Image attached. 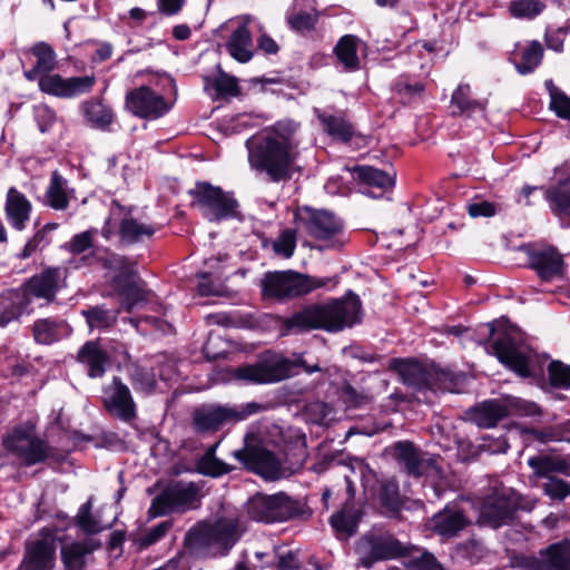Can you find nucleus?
<instances>
[{"label": "nucleus", "instance_id": "obj_26", "mask_svg": "<svg viewBox=\"0 0 570 570\" xmlns=\"http://www.w3.org/2000/svg\"><path fill=\"white\" fill-rule=\"evenodd\" d=\"M32 213V204L16 187H10L6 195L4 215L10 226L21 232L26 229Z\"/></svg>", "mask_w": 570, "mask_h": 570}, {"label": "nucleus", "instance_id": "obj_31", "mask_svg": "<svg viewBox=\"0 0 570 570\" xmlns=\"http://www.w3.org/2000/svg\"><path fill=\"white\" fill-rule=\"evenodd\" d=\"M77 361L87 367L89 377L98 379L105 375L109 357L98 342L89 341L78 351Z\"/></svg>", "mask_w": 570, "mask_h": 570}, {"label": "nucleus", "instance_id": "obj_44", "mask_svg": "<svg viewBox=\"0 0 570 570\" xmlns=\"http://www.w3.org/2000/svg\"><path fill=\"white\" fill-rule=\"evenodd\" d=\"M507 416H535L541 414L540 406L524 399L504 395L500 397Z\"/></svg>", "mask_w": 570, "mask_h": 570}, {"label": "nucleus", "instance_id": "obj_11", "mask_svg": "<svg viewBox=\"0 0 570 570\" xmlns=\"http://www.w3.org/2000/svg\"><path fill=\"white\" fill-rule=\"evenodd\" d=\"M332 279L314 277L293 271L268 272L261 281L262 293L265 297L288 299L307 295L326 286Z\"/></svg>", "mask_w": 570, "mask_h": 570}, {"label": "nucleus", "instance_id": "obj_7", "mask_svg": "<svg viewBox=\"0 0 570 570\" xmlns=\"http://www.w3.org/2000/svg\"><path fill=\"white\" fill-rule=\"evenodd\" d=\"M6 456H12L24 466L45 462L51 455V448L37 433L32 421L19 423L8 430L1 440Z\"/></svg>", "mask_w": 570, "mask_h": 570}, {"label": "nucleus", "instance_id": "obj_6", "mask_svg": "<svg viewBox=\"0 0 570 570\" xmlns=\"http://www.w3.org/2000/svg\"><path fill=\"white\" fill-rule=\"evenodd\" d=\"M266 410L258 402L244 404L204 403L191 413V428L197 434H213Z\"/></svg>", "mask_w": 570, "mask_h": 570}, {"label": "nucleus", "instance_id": "obj_14", "mask_svg": "<svg viewBox=\"0 0 570 570\" xmlns=\"http://www.w3.org/2000/svg\"><path fill=\"white\" fill-rule=\"evenodd\" d=\"M194 205L199 208L203 216L209 222H220L236 217L238 202L232 193L206 181H198L189 190Z\"/></svg>", "mask_w": 570, "mask_h": 570}, {"label": "nucleus", "instance_id": "obj_27", "mask_svg": "<svg viewBox=\"0 0 570 570\" xmlns=\"http://www.w3.org/2000/svg\"><path fill=\"white\" fill-rule=\"evenodd\" d=\"M468 524L469 520L461 510L449 507L435 513L430 520L431 530L445 539L456 537Z\"/></svg>", "mask_w": 570, "mask_h": 570}, {"label": "nucleus", "instance_id": "obj_57", "mask_svg": "<svg viewBox=\"0 0 570 570\" xmlns=\"http://www.w3.org/2000/svg\"><path fill=\"white\" fill-rule=\"evenodd\" d=\"M544 493L552 500L562 501L570 495V484L559 478H548L542 484Z\"/></svg>", "mask_w": 570, "mask_h": 570}, {"label": "nucleus", "instance_id": "obj_13", "mask_svg": "<svg viewBox=\"0 0 570 570\" xmlns=\"http://www.w3.org/2000/svg\"><path fill=\"white\" fill-rule=\"evenodd\" d=\"M106 268L118 273L115 278L121 297V306L127 312L142 307L148 301V292L144 288V282L136 277L134 264L125 256L110 254L104 262Z\"/></svg>", "mask_w": 570, "mask_h": 570}, {"label": "nucleus", "instance_id": "obj_45", "mask_svg": "<svg viewBox=\"0 0 570 570\" xmlns=\"http://www.w3.org/2000/svg\"><path fill=\"white\" fill-rule=\"evenodd\" d=\"M119 309H108L104 306H92L88 309L82 311V315L85 316L87 324L90 328H108L112 326L118 316Z\"/></svg>", "mask_w": 570, "mask_h": 570}, {"label": "nucleus", "instance_id": "obj_62", "mask_svg": "<svg viewBox=\"0 0 570 570\" xmlns=\"http://www.w3.org/2000/svg\"><path fill=\"white\" fill-rule=\"evenodd\" d=\"M468 214L473 217H492L497 214V206L488 200L478 199L466 206Z\"/></svg>", "mask_w": 570, "mask_h": 570}, {"label": "nucleus", "instance_id": "obj_3", "mask_svg": "<svg viewBox=\"0 0 570 570\" xmlns=\"http://www.w3.org/2000/svg\"><path fill=\"white\" fill-rule=\"evenodd\" d=\"M246 531L238 513H228L214 522H199L185 535V548L197 558L225 557Z\"/></svg>", "mask_w": 570, "mask_h": 570}, {"label": "nucleus", "instance_id": "obj_50", "mask_svg": "<svg viewBox=\"0 0 570 570\" xmlns=\"http://www.w3.org/2000/svg\"><path fill=\"white\" fill-rule=\"evenodd\" d=\"M318 20L316 11L293 10L287 14V22L291 28L298 32L311 31L315 28Z\"/></svg>", "mask_w": 570, "mask_h": 570}, {"label": "nucleus", "instance_id": "obj_17", "mask_svg": "<svg viewBox=\"0 0 570 570\" xmlns=\"http://www.w3.org/2000/svg\"><path fill=\"white\" fill-rule=\"evenodd\" d=\"M399 373L405 384L417 390L453 392L455 387V376L452 372L440 368L430 370L416 362H401Z\"/></svg>", "mask_w": 570, "mask_h": 570}, {"label": "nucleus", "instance_id": "obj_33", "mask_svg": "<svg viewBox=\"0 0 570 570\" xmlns=\"http://www.w3.org/2000/svg\"><path fill=\"white\" fill-rule=\"evenodd\" d=\"M470 420L479 428H494L499 421L505 417L500 399L484 401L469 412Z\"/></svg>", "mask_w": 570, "mask_h": 570}, {"label": "nucleus", "instance_id": "obj_1", "mask_svg": "<svg viewBox=\"0 0 570 570\" xmlns=\"http://www.w3.org/2000/svg\"><path fill=\"white\" fill-rule=\"evenodd\" d=\"M297 129L296 122L281 120L250 136L245 142L250 168L273 183L291 179L299 157Z\"/></svg>", "mask_w": 570, "mask_h": 570}, {"label": "nucleus", "instance_id": "obj_4", "mask_svg": "<svg viewBox=\"0 0 570 570\" xmlns=\"http://www.w3.org/2000/svg\"><path fill=\"white\" fill-rule=\"evenodd\" d=\"M32 55L36 57V67L42 71L39 78V89L48 95L59 98H73L91 91L96 83L94 75L82 77L63 78L57 73H50L56 67V53L46 42L33 46Z\"/></svg>", "mask_w": 570, "mask_h": 570}, {"label": "nucleus", "instance_id": "obj_5", "mask_svg": "<svg viewBox=\"0 0 570 570\" xmlns=\"http://www.w3.org/2000/svg\"><path fill=\"white\" fill-rule=\"evenodd\" d=\"M487 351L521 377L534 375L532 352L518 344V332L501 322L489 324Z\"/></svg>", "mask_w": 570, "mask_h": 570}, {"label": "nucleus", "instance_id": "obj_51", "mask_svg": "<svg viewBox=\"0 0 570 570\" xmlns=\"http://www.w3.org/2000/svg\"><path fill=\"white\" fill-rule=\"evenodd\" d=\"M196 469L200 474L212 478H219L233 470V468L226 462L217 458L209 456H200L196 462Z\"/></svg>", "mask_w": 570, "mask_h": 570}, {"label": "nucleus", "instance_id": "obj_40", "mask_svg": "<svg viewBox=\"0 0 570 570\" xmlns=\"http://www.w3.org/2000/svg\"><path fill=\"white\" fill-rule=\"evenodd\" d=\"M85 118L95 128L106 129L114 120L112 110L101 101L88 100L81 106Z\"/></svg>", "mask_w": 570, "mask_h": 570}, {"label": "nucleus", "instance_id": "obj_36", "mask_svg": "<svg viewBox=\"0 0 570 570\" xmlns=\"http://www.w3.org/2000/svg\"><path fill=\"white\" fill-rule=\"evenodd\" d=\"M548 558L539 562L533 570H570V541L551 544L547 549Z\"/></svg>", "mask_w": 570, "mask_h": 570}, {"label": "nucleus", "instance_id": "obj_52", "mask_svg": "<svg viewBox=\"0 0 570 570\" xmlns=\"http://www.w3.org/2000/svg\"><path fill=\"white\" fill-rule=\"evenodd\" d=\"M97 234V228H90L78 233L73 235L63 247L72 255L83 254L94 246V239Z\"/></svg>", "mask_w": 570, "mask_h": 570}, {"label": "nucleus", "instance_id": "obj_12", "mask_svg": "<svg viewBox=\"0 0 570 570\" xmlns=\"http://www.w3.org/2000/svg\"><path fill=\"white\" fill-rule=\"evenodd\" d=\"M202 487L196 482L174 481L165 487L150 503V519L171 513H186L200 505Z\"/></svg>", "mask_w": 570, "mask_h": 570}, {"label": "nucleus", "instance_id": "obj_37", "mask_svg": "<svg viewBox=\"0 0 570 570\" xmlns=\"http://www.w3.org/2000/svg\"><path fill=\"white\" fill-rule=\"evenodd\" d=\"M317 118L324 130L334 139L348 141L355 134L354 127L343 116L317 111Z\"/></svg>", "mask_w": 570, "mask_h": 570}, {"label": "nucleus", "instance_id": "obj_39", "mask_svg": "<svg viewBox=\"0 0 570 570\" xmlns=\"http://www.w3.org/2000/svg\"><path fill=\"white\" fill-rule=\"evenodd\" d=\"M94 550L89 542H72L61 548V559L67 570H82L85 558Z\"/></svg>", "mask_w": 570, "mask_h": 570}, {"label": "nucleus", "instance_id": "obj_21", "mask_svg": "<svg viewBox=\"0 0 570 570\" xmlns=\"http://www.w3.org/2000/svg\"><path fill=\"white\" fill-rule=\"evenodd\" d=\"M102 402L111 416L125 423L137 419V405L130 389L118 376H114L111 383L104 387Z\"/></svg>", "mask_w": 570, "mask_h": 570}, {"label": "nucleus", "instance_id": "obj_28", "mask_svg": "<svg viewBox=\"0 0 570 570\" xmlns=\"http://www.w3.org/2000/svg\"><path fill=\"white\" fill-rule=\"evenodd\" d=\"M256 22L255 18L246 17L242 26L235 29L226 42L227 52L238 62L246 63L253 56V40L248 24Z\"/></svg>", "mask_w": 570, "mask_h": 570}, {"label": "nucleus", "instance_id": "obj_60", "mask_svg": "<svg viewBox=\"0 0 570 570\" xmlns=\"http://www.w3.org/2000/svg\"><path fill=\"white\" fill-rule=\"evenodd\" d=\"M173 522L171 521H163L158 523L157 525L153 527L148 532H146L140 538V544L144 547H149L157 541H159L161 538H164L167 532L171 529Z\"/></svg>", "mask_w": 570, "mask_h": 570}, {"label": "nucleus", "instance_id": "obj_10", "mask_svg": "<svg viewBox=\"0 0 570 570\" xmlns=\"http://www.w3.org/2000/svg\"><path fill=\"white\" fill-rule=\"evenodd\" d=\"M155 233L153 224L137 219L130 208L121 206L117 200L111 202L109 216L100 230L107 242L117 236L122 246L142 243L150 239Z\"/></svg>", "mask_w": 570, "mask_h": 570}, {"label": "nucleus", "instance_id": "obj_63", "mask_svg": "<svg viewBox=\"0 0 570 570\" xmlns=\"http://www.w3.org/2000/svg\"><path fill=\"white\" fill-rule=\"evenodd\" d=\"M331 525L337 532L352 534L355 531L353 518L345 511H338L331 517Z\"/></svg>", "mask_w": 570, "mask_h": 570}, {"label": "nucleus", "instance_id": "obj_38", "mask_svg": "<svg viewBox=\"0 0 570 570\" xmlns=\"http://www.w3.org/2000/svg\"><path fill=\"white\" fill-rule=\"evenodd\" d=\"M63 321L40 318L32 325L33 338L38 344L49 345L59 341L65 328Z\"/></svg>", "mask_w": 570, "mask_h": 570}, {"label": "nucleus", "instance_id": "obj_34", "mask_svg": "<svg viewBox=\"0 0 570 570\" xmlns=\"http://www.w3.org/2000/svg\"><path fill=\"white\" fill-rule=\"evenodd\" d=\"M488 101L472 98L471 87L468 83H460L451 96V106L455 108L453 115L471 116L474 112H484Z\"/></svg>", "mask_w": 570, "mask_h": 570}, {"label": "nucleus", "instance_id": "obj_2", "mask_svg": "<svg viewBox=\"0 0 570 570\" xmlns=\"http://www.w3.org/2000/svg\"><path fill=\"white\" fill-rule=\"evenodd\" d=\"M363 316L360 297L348 292L340 298H332L323 304H314L293 314L284 321L287 333H302L324 330L335 333L361 323Z\"/></svg>", "mask_w": 570, "mask_h": 570}, {"label": "nucleus", "instance_id": "obj_49", "mask_svg": "<svg viewBox=\"0 0 570 570\" xmlns=\"http://www.w3.org/2000/svg\"><path fill=\"white\" fill-rule=\"evenodd\" d=\"M130 383L137 392L151 394L157 385L155 374L144 367L135 366L129 373Z\"/></svg>", "mask_w": 570, "mask_h": 570}, {"label": "nucleus", "instance_id": "obj_18", "mask_svg": "<svg viewBox=\"0 0 570 570\" xmlns=\"http://www.w3.org/2000/svg\"><path fill=\"white\" fill-rule=\"evenodd\" d=\"M304 226L315 239L324 243L326 248H341L347 242L341 219L326 210H307Z\"/></svg>", "mask_w": 570, "mask_h": 570}, {"label": "nucleus", "instance_id": "obj_41", "mask_svg": "<svg viewBox=\"0 0 570 570\" xmlns=\"http://www.w3.org/2000/svg\"><path fill=\"white\" fill-rule=\"evenodd\" d=\"M58 224L48 223L39 228L24 244L22 250L17 255L19 259H27L37 252L43 250L51 243L49 234L57 229Z\"/></svg>", "mask_w": 570, "mask_h": 570}, {"label": "nucleus", "instance_id": "obj_8", "mask_svg": "<svg viewBox=\"0 0 570 570\" xmlns=\"http://www.w3.org/2000/svg\"><path fill=\"white\" fill-rule=\"evenodd\" d=\"M519 507L518 493L497 479L490 480L478 498L480 524L500 528L513 519Z\"/></svg>", "mask_w": 570, "mask_h": 570}, {"label": "nucleus", "instance_id": "obj_22", "mask_svg": "<svg viewBox=\"0 0 570 570\" xmlns=\"http://www.w3.org/2000/svg\"><path fill=\"white\" fill-rule=\"evenodd\" d=\"M522 249L528 256L530 267L542 281L549 282L562 275L563 258L554 247L524 245Z\"/></svg>", "mask_w": 570, "mask_h": 570}, {"label": "nucleus", "instance_id": "obj_46", "mask_svg": "<svg viewBox=\"0 0 570 570\" xmlns=\"http://www.w3.org/2000/svg\"><path fill=\"white\" fill-rule=\"evenodd\" d=\"M546 3L543 0H512L508 11L515 19L532 20L543 12Z\"/></svg>", "mask_w": 570, "mask_h": 570}, {"label": "nucleus", "instance_id": "obj_35", "mask_svg": "<svg viewBox=\"0 0 570 570\" xmlns=\"http://www.w3.org/2000/svg\"><path fill=\"white\" fill-rule=\"evenodd\" d=\"M357 49L358 38L353 35L341 37L334 47L335 57L345 71L352 72L360 68Z\"/></svg>", "mask_w": 570, "mask_h": 570}, {"label": "nucleus", "instance_id": "obj_47", "mask_svg": "<svg viewBox=\"0 0 570 570\" xmlns=\"http://www.w3.org/2000/svg\"><path fill=\"white\" fill-rule=\"evenodd\" d=\"M543 48L539 41H531L522 51L521 60L515 65L519 73L527 75L532 72L541 62Z\"/></svg>", "mask_w": 570, "mask_h": 570}, {"label": "nucleus", "instance_id": "obj_55", "mask_svg": "<svg viewBox=\"0 0 570 570\" xmlns=\"http://www.w3.org/2000/svg\"><path fill=\"white\" fill-rule=\"evenodd\" d=\"M91 502L83 503L76 517L77 525L86 533L95 534L100 532L104 527L100 522L91 514Z\"/></svg>", "mask_w": 570, "mask_h": 570}, {"label": "nucleus", "instance_id": "obj_19", "mask_svg": "<svg viewBox=\"0 0 570 570\" xmlns=\"http://www.w3.org/2000/svg\"><path fill=\"white\" fill-rule=\"evenodd\" d=\"M67 271L59 266H49L29 277L20 287L33 306L35 299L45 304L56 301L58 292L66 286Z\"/></svg>", "mask_w": 570, "mask_h": 570}, {"label": "nucleus", "instance_id": "obj_23", "mask_svg": "<svg viewBox=\"0 0 570 570\" xmlns=\"http://www.w3.org/2000/svg\"><path fill=\"white\" fill-rule=\"evenodd\" d=\"M233 455L243 462L247 469L263 475L266 479H276L281 473V464L276 456L259 446L236 450Z\"/></svg>", "mask_w": 570, "mask_h": 570}, {"label": "nucleus", "instance_id": "obj_32", "mask_svg": "<svg viewBox=\"0 0 570 570\" xmlns=\"http://www.w3.org/2000/svg\"><path fill=\"white\" fill-rule=\"evenodd\" d=\"M544 199L551 213L561 220H570V178L560 179L546 188Z\"/></svg>", "mask_w": 570, "mask_h": 570}, {"label": "nucleus", "instance_id": "obj_15", "mask_svg": "<svg viewBox=\"0 0 570 570\" xmlns=\"http://www.w3.org/2000/svg\"><path fill=\"white\" fill-rule=\"evenodd\" d=\"M357 564L370 569L376 562L395 559L406 553V548L389 532H370L355 544Z\"/></svg>", "mask_w": 570, "mask_h": 570}, {"label": "nucleus", "instance_id": "obj_56", "mask_svg": "<svg viewBox=\"0 0 570 570\" xmlns=\"http://www.w3.org/2000/svg\"><path fill=\"white\" fill-rule=\"evenodd\" d=\"M33 118L41 132L49 131L57 121L56 111L46 104L33 106Z\"/></svg>", "mask_w": 570, "mask_h": 570}, {"label": "nucleus", "instance_id": "obj_59", "mask_svg": "<svg viewBox=\"0 0 570 570\" xmlns=\"http://www.w3.org/2000/svg\"><path fill=\"white\" fill-rule=\"evenodd\" d=\"M396 92L406 101H411L415 97H419L425 90V85L421 81L410 83L405 80H399L395 83Z\"/></svg>", "mask_w": 570, "mask_h": 570}, {"label": "nucleus", "instance_id": "obj_54", "mask_svg": "<svg viewBox=\"0 0 570 570\" xmlns=\"http://www.w3.org/2000/svg\"><path fill=\"white\" fill-rule=\"evenodd\" d=\"M549 381L553 387L570 389V365L560 361H552L548 367Z\"/></svg>", "mask_w": 570, "mask_h": 570}, {"label": "nucleus", "instance_id": "obj_64", "mask_svg": "<svg viewBox=\"0 0 570 570\" xmlns=\"http://www.w3.org/2000/svg\"><path fill=\"white\" fill-rule=\"evenodd\" d=\"M412 570H443L433 554L424 552L412 561Z\"/></svg>", "mask_w": 570, "mask_h": 570}, {"label": "nucleus", "instance_id": "obj_29", "mask_svg": "<svg viewBox=\"0 0 570 570\" xmlns=\"http://www.w3.org/2000/svg\"><path fill=\"white\" fill-rule=\"evenodd\" d=\"M394 458L403 465L407 474L421 476L432 464V460H424L419 449L412 442L399 441L393 445Z\"/></svg>", "mask_w": 570, "mask_h": 570}, {"label": "nucleus", "instance_id": "obj_30", "mask_svg": "<svg viewBox=\"0 0 570 570\" xmlns=\"http://www.w3.org/2000/svg\"><path fill=\"white\" fill-rule=\"evenodd\" d=\"M72 198H75V190L69 187L68 180L59 171H52L45 191L43 204L55 210H66Z\"/></svg>", "mask_w": 570, "mask_h": 570}, {"label": "nucleus", "instance_id": "obj_24", "mask_svg": "<svg viewBox=\"0 0 570 570\" xmlns=\"http://www.w3.org/2000/svg\"><path fill=\"white\" fill-rule=\"evenodd\" d=\"M56 539L47 533L27 548L21 570H52L56 557Z\"/></svg>", "mask_w": 570, "mask_h": 570}, {"label": "nucleus", "instance_id": "obj_43", "mask_svg": "<svg viewBox=\"0 0 570 570\" xmlns=\"http://www.w3.org/2000/svg\"><path fill=\"white\" fill-rule=\"evenodd\" d=\"M529 466L532 468L534 474L540 478H552L553 473H566L568 464L564 460L552 456H533L528 460Z\"/></svg>", "mask_w": 570, "mask_h": 570}, {"label": "nucleus", "instance_id": "obj_48", "mask_svg": "<svg viewBox=\"0 0 570 570\" xmlns=\"http://www.w3.org/2000/svg\"><path fill=\"white\" fill-rule=\"evenodd\" d=\"M380 502L387 512L395 513L400 511L402 502L396 481L386 480L382 482L380 488Z\"/></svg>", "mask_w": 570, "mask_h": 570}, {"label": "nucleus", "instance_id": "obj_61", "mask_svg": "<svg viewBox=\"0 0 570 570\" xmlns=\"http://www.w3.org/2000/svg\"><path fill=\"white\" fill-rule=\"evenodd\" d=\"M550 108L561 118L570 119V98L560 91H551Z\"/></svg>", "mask_w": 570, "mask_h": 570}, {"label": "nucleus", "instance_id": "obj_9", "mask_svg": "<svg viewBox=\"0 0 570 570\" xmlns=\"http://www.w3.org/2000/svg\"><path fill=\"white\" fill-rule=\"evenodd\" d=\"M295 366H303L308 374L321 371L316 365H306L302 357L291 361L282 355L267 353L254 364L235 370V377L254 384H268L285 380L295 374Z\"/></svg>", "mask_w": 570, "mask_h": 570}, {"label": "nucleus", "instance_id": "obj_20", "mask_svg": "<svg viewBox=\"0 0 570 570\" xmlns=\"http://www.w3.org/2000/svg\"><path fill=\"white\" fill-rule=\"evenodd\" d=\"M125 107L136 117L156 120L169 112L171 104L150 87L139 86L126 94Z\"/></svg>", "mask_w": 570, "mask_h": 570}, {"label": "nucleus", "instance_id": "obj_16", "mask_svg": "<svg viewBox=\"0 0 570 570\" xmlns=\"http://www.w3.org/2000/svg\"><path fill=\"white\" fill-rule=\"evenodd\" d=\"M246 509L250 519L265 523L286 521L299 511L297 502L284 493L257 494L248 500Z\"/></svg>", "mask_w": 570, "mask_h": 570}, {"label": "nucleus", "instance_id": "obj_53", "mask_svg": "<svg viewBox=\"0 0 570 570\" xmlns=\"http://www.w3.org/2000/svg\"><path fill=\"white\" fill-rule=\"evenodd\" d=\"M272 248L277 256L292 257L296 248V232L291 228L281 232L278 237L273 240Z\"/></svg>", "mask_w": 570, "mask_h": 570}, {"label": "nucleus", "instance_id": "obj_58", "mask_svg": "<svg viewBox=\"0 0 570 570\" xmlns=\"http://www.w3.org/2000/svg\"><path fill=\"white\" fill-rule=\"evenodd\" d=\"M215 89L219 96L236 97L239 95V87L236 78L220 73L215 81Z\"/></svg>", "mask_w": 570, "mask_h": 570}, {"label": "nucleus", "instance_id": "obj_42", "mask_svg": "<svg viewBox=\"0 0 570 570\" xmlns=\"http://www.w3.org/2000/svg\"><path fill=\"white\" fill-rule=\"evenodd\" d=\"M353 173L363 185L368 187L386 189L394 183L391 175L371 166H355Z\"/></svg>", "mask_w": 570, "mask_h": 570}, {"label": "nucleus", "instance_id": "obj_25", "mask_svg": "<svg viewBox=\"0 0 570 570\" xmlns=\"http://www.w3.org/2000/svg\"><path fill=\"white\" fill-rule=\"evenodd\" d=\"M32 312L33 306L20 286L0 293V327L19 321L22 315H30Z\"/></svg>", "mask_w": 570, "mask_h": 570}]
</instances>
